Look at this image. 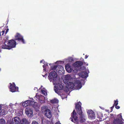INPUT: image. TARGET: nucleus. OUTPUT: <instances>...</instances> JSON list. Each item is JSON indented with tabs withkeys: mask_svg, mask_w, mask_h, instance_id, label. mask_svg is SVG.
I'll return each mask as SVG.
<instances>
[{
	"mask_svg": "<svg viewBox=\"0 0 124 124\" xmlns=\"http://www.w3.org/2000/svg\"><path fill=\"white\" fill-rule=\"evenodd\" d=\"M75 109L77 113L79 115V120L81 123H83L85 121L84 118V115L81 109V103L79 101L78 103L75 104Z\"/></svg>",
	"mask_w": 124,
	"mask_h": 124,
	"instance_id": "obj_1",
	"label": "nucleus"
},
{
	"mask_svg": "<svg viewBox=\"0 0 124 124\" xmlns=\"http://www.w3.org/2000/svg\"><path fill=\"white\" fill-rule=\"evenodd\" d=\"M57 75L55 71H53L50 72L48 76V78L50 82H52L54 85H55L56 81H57L58 78Z\"/></svg>",
	"mask_w": 124,
	"mask_h": 124,
	"instance_id": "obj_2",
	"label": "nucleus"
},
{
	"mask_svg": "<svg viewBox=\"0 0 124 124\" xmlns=\"http://www.w3.org/2000/svg\"><path fill=\"white\" fill-rule=\"evenodd\" d=\"M123 120L122 113H120L117 116L116 118L114 119L113 124H122L121 123Z\"/></svg>",
	"mask_w": 124,
	"mask_h": 124,
	"instance_id": "obj_3",
	"label": "nucleus"
},
{
	"mask_svg": "<svg viewBox=\"0 0 124 124\" xmlns=\"http://www.w3.org/2000/svg\"><path fill=\"white\" fill-rule=\"evenodd\" d=\"M63 87L64 86L62 84H58L57 85V86H55V89L54 88V90L55 92L59 95L61 93V92L60 91V90H63L64 88Z\"/></svg>",
	"mask_w": 124,
	"mask_h": 124,
	"instance_id": "obj_4",
	"label": "nucleus"
},
{
	"mask_svg": "<svg viewBox=\"0 0 124 124\" xmlns=\"http://www.w3.org/2000/svg\"><path fill=\"white\" fill-rule=\"evenodd\" d=\"M8 45L10 49L15 47L16 45V42L14 40L12 39L8 41Z\"/></svg>",
	"mask_w": 124,
	"mask_h": 124,
	"instance_id": "obj_5",
	"label": "nucleus"
},
{
	"mask_svg": "<svg viewBox=\"0 0 124 124\" xmlns=\"http://www.w3.org/2000/svg\"><path fill=\"white\" fill-rule=\"evenodd\" d=\"M21 122V120L20 118L18 117H14L12 121L9 123V124H20Z\"/></svg>",
	"mask_w": 124,
	"mask_h": 124,
	"instance_id": "obj_6",
	"label": "nucleus"
},
{
	"mask_svg": "<svg viewBox=\"0 0 124 124\" xmlns=\"http://www.w3.org/2000/svg\"><path fill=\"white\" fill-rule=\"evenodd\" d=\"M26 115L29 117H31L33 115V112L32 109L29 108H26L25 110Z\"/></svg>",
	"mask_w": 124,
	"mask_h": 124,
	"instance_id": "obj_7",
	"label": "nucleus"
},
{
	"mask_svg": "<svg viewBox=\"0 0 124 124\" xmlns=\"http://www.w3.org/2000/svg\"><path fill=\"white\" fill-rule=\"evenodd\" d=\"M88 117L90 119H93L95 118V115L94 112L92 110H88L87 112Z\"/></svg>",
	"mask_w": 124,
	"mask_h": 124,
	"instance_id": "obj_8",
	"label": "nucleus"
},
{
	"mask_svg": "<svg viewBox=\"0 0 124 124\" xmlns=\"http://www.w3.org/2000/svg\"><path fill=\"white\" fill-rule=\"evenodd\" d=\"M14 85H13L12 84L10 83V91L12 92H14L16 91L18 89V88L16 87V85L14 83Z\"/></svg>",
	"mask_w": 124,
	"mask_h": 124,
	"instance_id": "obj_9",
	"label": "nucleus"
},
{
	"mask_svg": "<svg viewBox=\"0 0 124 124\" xmlns=\"http://www.w3.org/2000/svg\"><path fill=\"white\" fill-rule=\"evenodd\" d=\"M83 64V62L81 61H77L74 64V66L75 68H78L80 67V70H81V66Z\"/></svg>",
	"mask_w": 124,
	"mask_h": 124,
	"instance_id": "obj_10",
	"label": "nucleus"
},
{
	"mask_svg": "<svg viewBox=\"0 0 124 124\" xmlns=\"http://www.w3.org/2000/svg\"><path fill=\"white\" fill-rule=\"evenodd\" d=\"M75 85L77 89L80 88L82 86L81 81L78 80L75 81Z\"/></svg>",
	"mask_w": 124,
	"mask_h": 124,
	"instance_id": "obj_11",
	"label": "nucleus"
},
{
	"mask_svg": "<svg viewBox=\"0 0 124 124\" xmlns=\"http://www.w3.org/2000/svg\"><path fill=\"white\" fill-rule=\"evenodd\" d=\"M44 114L48 118H51L52 117L51 112L48 109H47L46 111L45 112Z\"/></svg>",
	"mask_w": 124,
	"mask_h": 124,
	"instance_id": "obj_12",
	"label": "nucleus"
},
{
	"mask_svg": "<svg viewBox=\"0 0 124 124\" xmlns=\"http://www.w3.org/2000/svg\"><path fill=\"white\" fill-rule=\"evenodd\" d=\"M66 85L67 88L71 89H72L75 86V83L74 84L72 82L70 81L67 83Z\"/></svg>",
	"mask_w": 124,
	"mask_h": 124,
	"instance_id": "obj_13",
	"label": "nucleus"
},
{
	"mask_svg": "<svg viewBox=\"0 0 124 124\" xmlns=\"http://www.w3.org/2000/svg\"><path fill=\"white\" fill-rule=\"evenodd\" d=\"M80 75L83 78H86L88 77V74L86 71H82L81 72Z\"/></svg>",
	"mask_w": 124,
	"mask_h": 124,
	"instance_id": "obj_14",
	"label": "nucleus"
},
{
	"mask_svg": "<svg viewBox=\"0 0 124 124\" xmlns=\"http://www.w3.org/2000/svg\"><path fill=\"white\" fill-rule=\"evenodd\" d=\"M77 116L76 113L74 109L71 113V117L73 118L75 121H76L78 118Z\"/></svg>",
	"mask_w": 124,
	"mask_h": 124,
	"instance_id": "obj_15",
	"label": "nucleus"
},
{
	"mask_svg": "<svg viewBox=\"0 0 124 124\" xmlns=\"http://www.w3.org/2000/svg\"><path fill=\"white\" fill-rule=\"evenodd\" d=\"M71 79V76L69 75H66L65 76V80L66 83H68L70 80Z\"/></svg>",
	"mask_w": 124,
	"mask_h": 124,
	"instance_id": "obj_16",
	"label": "nucleus"
},
{
	"mask_svg": "<svg viewBox=\"0 0 124 124\" xmlns=\"http://www.w3.org/2000/svg\"><path fill=\"white\" fill-rule=\"evenodd\" d=\"M8 45H6L5 43H4L1 45L2 48L3 49L10 50V49Z\"/></svg>",
	"mask_w": 124,
	"mask_h": 124,
	"instance_id": "obj_17",
	"label": "nucleus"
},
{
	"mask_svg": "<svg viewBox=\"0 0 124 124\" xmlns=\"http://www.w3.org/2000/svg\"><path fill=\"white\" fill-rule=\"evenodd\" d=\"M23 36L21 35L20 34L18 33H17L16 35L15 36V40H19V39H20L22 38L23 37Z\"/></svg>",
	"mask_w": 124,
	"mask_h": 124,
	"instance_id": "obj_18",
	"label": "nucleus"
},
{
	"mask_svg": "<svg viewBox=\"0 0 124 124\" xmlns=\"http://www.w3.org/2000/svg\"><path fill=\"white\" fill-rule=\"evenodd\" d=\"M28 121L25 118H23L20 124H29Z\"/></svg>",
	"mask_w": 124,
	"mask_h": 124,
	"instance_id": "obj_19",
	"label": "nucleus"
},
{
	"mask_svg": "<svg viewBox=\"0 0 124 124\" xmlns=\"http://www.w3.org/2000/svg\"><path fill=\"white\" fill-rule=\"evenodd\" d=\"M50 102L52 104L57 103L59 101L56 98H54L50 101Z\"/></svg>",
	"mask_w": 124,
	"mask_h": 124,
	"instance_id": "obj_20",
	"label": "nucleus"
},
{
	"mask_svg": "<svg viewBox=\"0 0 124 124\" xmlns=\"http://www.w3.org/2000/svg\"><path fill=\"white\" fill-rule=\"evenodd\" d=\"M29 104L28 100L25 101L22 104L23 106V107H25L28 106Z\"/></svg>",
	"mask_w": 124,
	"mask_h": 124,
	"instance_id": "obj_21",
	"label": "nucleus"
},
{
	"mask_svg": "<svg viewBox=\"0 0 124 124\" xmlns=\"http://www.w3.org/2000/svg\"><path fill=\"white\" fill-rule=\"evenodd\" d=\"M47 107L46 106H43L41 107V110L43 112L45 113L47 109Z\"/></svg>",
	"mask_w": 124,
	"mask_h": 124,
	"instance_id": "obj_22",
	"label": "nucleus"
},
{
	"mask_svg": "<svg viewBox=\"0 0 124 124\" xmlns=\"http://www.w3.org/2000/svg\"><path fill=\"white\" fill-rule=\"evenodd\" d=\"M28 103L29 104V106H32L35 104V102L32 101L28 100Z\"/></svg>",
	"mask_w": 124,
	"mask_h": 124,
	"instance_id": "obj_23",
	"label": "nucleus"
},
{
	"mask_svg": "<svg viewBox=\"0 0 124 124\" xmlns=\"http://www.w3.org/2000/svg\"><path fill=\"white\" fill-rule=\"evenodd\" d=\"M58 68H59V70H58V72L59 73H61V72H62V70H63L64 69L63 68L62 66H58Z\"/></svg>",
	"mask_w": 124,
	"mask_h": 124,
	"instance_id": "obj_24",
	"label": "nucleus"
},
{
	"mask_svg": "<svg viewBox=\"0 0 124 124\" xmlns=\"http://www.w3.org/2000/svg\"><path fill=\"white\" fill-rule=\"evenodd\" d=\"M18 39L19 40H18V41L22 42L23 44H25V40L23 39V37L20 39Z\"/></svg>",
	"mask_w": 124,
	"mask_h": 124,
	"instance_id": "obj_25",
	"label": "nucleus"
},
{
	"mask_svg": "<svg viewBox=\"0 0 124 124\" xmlns=\"http://www.w3.org/2000/svg\"><path fill=\"white\" fill-rule=\"evenodd\" d=\"M5 120L2 118L0 119V124H5Z\"/></svg>",
	"mask_w": 124,
	"mask_h": 124,
	"instance_id": "obj_26",
	"label": "nucleus"
},
{
	"mask_svg": "<svg viewBox=\"0 0 124 124\" xmlns=\"http://www.w3.org/2000/svg\"><path fill=\"white\" fill-rule=\"evenodd\" d=\"M41 92H42V94L45 96H46L47 95V93L44 90H41Z\"/></svg>",
	"mask_w": 124,
	"mask_h": 124,
	"instance_id": "obj_27",
	"label": "nucleus"
},
{
	"mask_svg": "<svg viewBox=\"0 0 124 124\" xmlns=\"http://www.w3.org/2000/svg\"><path fill=\"white\" fill-rule=\"evenodd\" d=\"M114 106L117 105L118 104V99H116V100L114 101Z\"/></svg>",
	"mask_w": 124,
	"mask_h": 124,
	"instance_id": "obj_28",
	"label": "nucleus"
},
{
	"mask_svg": "<svg viewBox=\"0 0 124 124\" xmlns=\"http://www.w3.org/2000/svg\"><path fill=\"white\" fill-rule=\"evenodd\" d=\"M67 66H68L69 65H67ZM65 67V69H66V70L67 71H68V72L70 73V72L71 71L70 70H68L70 68L69 67L68 68L67 66V65H66Z\"/></svg>",
	"mask_w": 124,
	"mask_h": 124,
	"instance_id": "obj_29",
	"label": "nucleus"
},
{
	"mask_svg": "<svg viewBox=\"0 0 124 124\" xmlns=\"http://www.w3.org/2000/svg\"><path fill=\"white\" fill-rule=\"evenodd\" d=\"M5 111L4 110H2L0 112V113L2 115H4L5 114Z\"/></svg>",
	"mask_w": 124,
	"mask_h": 124,
	"instance_id": "obj_30",
	"label": "nucleus"
},
{
	"mask_svg": "<svg viewBox=\"0 0 124 124\" xmlns=\"http://www.w3.org/2000/svg\"><path fill=\"white\" fill-rule=\"evenodd\" d=\"M57 67V66L56 65H55L53 66H52L51 67V69L53 70H55L56 69Z\"/></svg>",
	"mask_w": 124,
	"mask_h": 124,
	"instance_id": "obj_31",
	"label": "nucleus"
},
{
	"mask_svg": "<svg viewBox=\"0 0 124 124\" xmlns=\"http://www.w3.org/2000/svg\"><path fill=\"white\" fill-rule=\"evenodd\" d=\"M31 124H39V123L36 121L34 120L32 122Z\"/></svg>",
	"mask_w": 124,
	"mask_h": 124,
	"instance_id": "obj_32",
	"label": "nucleus"
},
{
	"mask_svg": "<svg viewBox=\"0 0 124 124\" xmlns=\"http://www.w3.org/2000/svg\"><path fill=\"white\" fill-rule=\"evenodd\" d=\"M46 65L45 66V65H43V67L44 68L43 70L45 71H46Z\"/></svg>",
	"mask_w": 124,
	"mask_h": 124,
	"instance_id": "obj_33",
	"label": "nucleus"
},
{
	"mask_svg": "<svg viewBox=\"0 0 124 124\" xmlns=\"http://www.w3.org/2000/svg\"><path fill=\"white\" fill-rule=\"evenodd\" d=\"M115 108L117 109H119L120 108V107L118 106H117V105H115Z\"/></svg>",
	"mask_w": 124,
	"mask_h": 124,
	"instance_id": "obj_34",
	"label": "nucleus"
},
{
	"mask_svg": "<svg viewBox=\"0 0 124 124\" xmlns=\"http://www.w3.org/2000/svg\"><path fill=\"white\" fill-rule=\"evenodd\" d=\"M8 31L9 29H7L5 33V35L7 33V32H8Z\"/></svg>",
	"mask_w": 124,
	"mask_h": 124,
	"instance_id": "obj_35",
	"label": "nucleus"
},
{
	"mask_svg": "<svg viewBox=\"0 0 124 124\" xmlns=\"http://www.w3.org/2000/svg\"><path fill=\"white\" fill-rule=\"evenodd\" d=\"M88 55H86L85 56V59H87V57H88Z\"/></svg>",
	"mask_w": 124,
	"mask_h": 124,
	"instance_id": "obj_36",
	"label": "nucleus"
},
{
	"mask_svg": "<svg viewBox=\"0 0 124 124\" xmlns=\"http://www.w3.org/2000/svg\"><path fill=\"white\" fill-rule=\"evenodd\" d=\"M5 31H2V35H3L4 33H5Z\"/></svg>",
	"mask_w": 124,
	"mask_h": 124,
	"instance_id": "obj_37",
	"label": "nucleus"
},
{
	"mask_svg": "<svg viewBox=\"0 0 124 124\" xmlns=\"http://www.w3.org/2000/svg\"><path fill=\"white\" fill-rule=\"evenodd\" d=\"M70 119L72 122H74L73 120V118L71 117H70Z\"/></svg>",
	"mask_w": 124,
	"mask_h": 124,
	"instance_id": "obj_38",
	"label": "nucleus"
},
{
	"mask_svg": "<svg viewBox=\"0 0 124 124\" xmlns=\"http://www.w3.org/2000/svg\"><path fill=\"white\" fill-rule=\"evenodd\" d=\"M114 106H115L114 105H113V106L111 107V109H112L113 108H114Z\"/></svg>",
	"mask_w": 124,
	"mask_h": 124,
	"instance_id": "obj_39",
	"label": "nucleus"
},
{
	"mask_svg": "<svg viewBox=\"0 0 124 124\" xmlns=\"http://www.w3.org/2000/svg\"><path fill=\"white\" fill-rule=\"evenodd\" d=\"M5 38H6V40H8V37H6Z\"/></svg>",
	"mask_w": 124,
	"mask_h": 124,
	"instance_id": "obj_40",
	"label": "nucleus"
},
{
	"mask_svg": "<svg viewBox=\"0 0 124 124\" xmlns=\"http://www.w3.org/2000/svg\"><path fill=\"white\" fill-rule=\"evenodd\" d=\"M55 124H61L59 123L58 122H57L56 123H55Z\"/></svg>",
	"mask_w": 124,
	"mask_h": 124,
	"instance_id": "obj_41",
	"label": "nucleus"
},
{
	"mask_svg": "<svg viewBox=\"0 0 124 124\" xmlns=\"http://www.w3.org/2000/svg\"><path fill=\"white\" fill-rule=\"evenodd\" d=\"M1 106L0 105V111L1 110Z\"/></svg>",
	"mask_w": 124,
	"mask_h": 124,
	"instance_id": "obj_42",
	"label": "nucleus"
},
{
	"mask_svg": "<svg viewBox=\"0 0 124 124\" xmlns=\"http://www.w3.org/2000/svg\"><path fill=\"white\" fill-rule=\"evenodd\" d=\"M42 61H42V60H41V61H40V63H42Z\"/></svg>",
	"mask_w": 124,
	"mask_h": 124,
	"instance_id": "obj_43",
	"label": "nucleus"
},
{
	"mask_svg": "<svg viewBox=\"0 0 124 124\" xmlns=\"http://www.w3.org/2000/svg\"><path fill=\"white\" fill-rule=\"evenodd\" d=\"M43 76L44 77H45V76H46V74L44 76H43Z\"/></svg>",
	"mask_w": 124,
	"mask_h": 124,
	"instance_id": "obj_44",
	"label": "nucleus"
},
{
	"mask_svg": "<svg viewBox=\"0 0 124 124\" xmlns=\"http://www.w3.org/2000/svg\"><path fill=\"white\" fill-rule=\"evenodd\" d=\"M1 36V32H0V36Z\"/></svg>",
	"mask_w": 124,
	"mask_h": 124,
	"instance_id": "obj_45",
	"label": "nucleus"
},
{
	"mask_svg": "<svg viewBox=\"0 0 124 124\" xmlns=\"http://www.w3.org/2000/svg\"><path fill=\"white\" fill-rule=\"evenodd\" d=\"M9 124H9L8 123V124Z\"/></svg>",
	"mask_w": 124,
	"mask_h": 124,
	"instance_id": "obj_46",
	"label": "nucleus"
}]
</instances>
